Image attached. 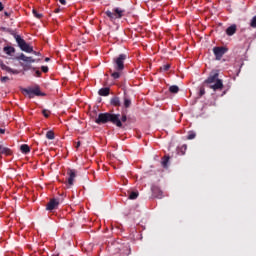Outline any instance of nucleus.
Listing matches in <instances>:
<instances>
[{"mask_svg":"<svg viewBox=\"0 0 256 256\" xmlns=\"http://www.w3.org/2000/svg\"><path fill=\"white\" fill-rule=\"evenodd\" d=\"M203 95H205V87L200 88L199 96L203 97Z\"/></svg>","mask_w":256,"mask_h":256,"instance_id":"2f4dec72","label":"nucleus"},{"mask_svg":"<svg viewBox=\"0 0 256 256\" xmlns=\"http://www.w3.org/2000/svg\"><path fill=\"white\" fill-rule=\"evenodd\" d=\"M4 53H6V55H11L12 53H15V48L11 46H6L4 47Z\"/></svg>","mask_w":256,"mask_h":256,"instance_id":"6ab92c4d","label":"nucleus"},{"mask_svg":"<svg viewBox=\"0 0 256 256\" xmlns=\"http://www.w3.org/2000/svg\"><path fill=\"white\" fill-rule=\"evenodd\" d=\"M139 197V192H131L128 199L135 200Z\"/></svg>","mask_w":256,"mask_h":256,"instance_id":"4be33fe9","label":"nucleus"},{"mask_svg":"<svg viewBox=\"0 0 256 256\" xmlns=\"http://www.w3.org/2000/svg\"><path fill=\"white\" fill-rule=\"evenodd\" d=\"M110 105L113 107H121V99L118 96H114L110 99Z\"/></svg>","mask_w":256,"mask_h":256,"instance_id":"4468645a","label":"nucleus"},{"mask_svg":"<svg viewBox=\"0 0 256 256\" xmlns=\"http://www.w3.org/2000/svg\"><path fill=\"white\" fill-rule=\"evenodd\" d=\"M195 137H197V134H195V132H189L187 139L192 140V139H195Z\"/></svg>","mask_w":256,"mask_h":256,"instance_id":"c85d7f7f","label":"nucleus"},{"mask_svg":"<svg viewBox=\"0 0 256 256\" xmlns=\"http://www.w3.org/2000/svg\"><path fill=\"white\" fill-rule=\"evenodd\" d=\"M105 15L110 19V21H115L117 19H122L125 16V10L119 7H116L112 11L107 10L105 12Z\"/></svg>","mask_w":256,"mask_h":256,"instance_id":"7ed1b4c3","label":"nucleus"},{"mask_svg":"<svg viewBox=\"0 0 256 256\" xmlns=\"http://www.w3.org/2000/svg\"><path fill=\"white\" fill-rule=\"evenodd\" d=\"M237 33V25L233 24L226 29V34L231 37Z\"/></svg>","mask_w":256,"mask_h":256,"instance_id":"ddd939ff","label":"nucleus"},{"mask_svg":"<svg viewBox=\"0 0 256 256\" xmlns=\"http://www.w3.org/2000/svg\"><path fill=\"white\" fill-rule=\"evenodd\" d=\"M16 39V43L18 44V47H20L21 51H25V53H33V47H31L27 42H25L24 39L21 38L20 35L14 36Z\"/></svg>","mask_w":256,"mask_h":256,"instance_id":"39448f33","label":"nucleus"},{"mask_svg":"<svg viewBox=\"0 0 256 256\" xmlns=\"http://www.w3.org/2000/svg\"><path fill=\"white\" fill-rule=\"evenodd\" d=\"M21 153H24V155H27L28 153H31V148L27 144H22L20 146Z\"/></svg>","mask_w":256,"mask_h":256,"instance_id":"a211bd4d","label":"nucleus"},{"mask_svg":"<svg viewBox=\"0 0 256 256\" xmlns=\"http://www.w3.org/2000/svg\"><path fill=\"white\" fill-rule=\"evenodd\" d=\"M42 114L44 115V117L47 118V117H49V115H51V111L44 109V110H42Z\"/></svg>","mask_w":256,"mask_h":256,"instance_id":"7c9ffc66","label":"nucleus"},{"mask_svg":"<svg viewBox=\"0 0 256 256\" xmlns=\"http://www.w3.org/2000/svg\"><path fill=\"white\" fill-rule=\"evenodd\" d=\"M45 61H49V58H45Z\"/></svg>","mask_w":256,"mask_h":256,"instance_id":"79ce46f5","label":"nucleus"},{"mask_svg":"<svg viewBox=\"0 0 256 256\" xmlns=\"http://www.w3.org/2000/svg\"><path fill=\"white\" fill-rule=\"evenodd\" d=\"M1 155H6V157H10L11 155H13V151L8 147H4L0 151V157H1Z\"/></svg>","mask_w":256,"mask_h":256,"instance_id":"f3484780","label":"nucleus"},{"mask_svg":"<svg viewBox=\"0 0 256 256\" xmlns=\"http://www.w3.org/2000/svg\"><path fill=\"white\" fill-rule=\"evenodd\" d=\"M67 176H68V178L66 179V185L68 187H73L75 177H77V170L68 168L67 169Z\"/></svg>","mask_w":256,"mask_h":256,"instance_id":"0eeeda50","label":"nucleus"},{"mask_svg":"<svg viewBox=\"0 0 256 256\" xmlns=\"http://www.w3.org/2000/svg\"><path fill=\"white\" fill-rule=\"evenodd\" d=\"M227 51H229V49H227L226 47H214L213 53L216 57V61H221V59L223 58V55H225Z\"/></svg>","mask_w":256,"mask_h":256,"instance_id":"1a4fd4ad","label":"nucleus"},{"mask_svg":"<svg viewBox=\"0 0 256 256\" xmlns=\"http://www.w3.org/2000/svg\"><path fill=\"white\" fill-rule=\"evenodd\" d=\"M186 151H187V144H184L178 148V155H185Z\"/></svg>","mask_w":256,"mask_h":256,"instance_id":"aec40b11","label":"nucleus"},{"mask_svg":"<svg viewBox=\"0 0 256 256\" xmlns=\"http://www.w3.org/2000/svg\"><path fill=\"white\" fill-rule=\"evenodd\" d=\"M19 61H24L25 63H39L41 59H33V57H27L25 54H22L17 57Z\"/></svg>","mask_w":256,"mask_h":256,"instance_id":"f8f14e48","label":"nucleus"},{"mask_svg":"<svg viewBox=\"0 0 256 256\" xmlns=\"http://www.w3.org/2000/svg\"><path fill=\"white\" fill-rule=\"evenodd\" d=\"M7 81H9V77L4 76V77L1 78L2 83H7Z\"/></svg>","mask_w":256,"mask_h":256,"instance_id":"72a5a7b5","label":"nucleus"},{"mask_svg":"<svg viewBox=\"0 0 256 256\" xmlns=\"http://www.w3.org/2000/svg\"><path fill=\"white\" fill-rule=\"evenodd\" d=\"M152 195L156 199H163V191L158 186L151 187Z\"/></svg>","mask_w":256,"mask_h":256,"instance_id":"9b49d317","label":"nucleus"},{"mask_svg":"<svg viewBox=\"0 0 256 256\" xmlns=\"http://www.w3.org/2000/svg\"><path fill=\"white\" fill-rule=\"evenodd\" d=\"M59 3H61V5H67V0H59Z\"/></svg>","mask_w":256,"mask_h":256,"instance_id":"f704fd0d","label":"nucleus"},{"mask_svg":"<svg viewBox=\"0 0 256 256\" xmlns=\"http://www.w3.org/2000/svg\"><path fill=\"white\" fill-rule=\"evenodd\" d=\"M0 67L2 71H6L7 73H10L12 75H19V70L12 69L11 67L5 65V63H3V60H0Z\"/></svg>","mask_w":256,"mask_h":256,"instance_id":"9d476101","label":"nucleus"},{"mask_svg":"<svg viewBox=\"0 0 256 256\" xmlns=\"http://www.w3.org/2000/svg\"><path fill=\"white\" fill-rule=\"evenodd\" d=\"M161 71H167L168 69H171V64H165L162 67H160Z\"/></svg>","mask_w":256,"mask_h":256,"instance_id":"c756f323","label":"nucleus"},{"mask_svg":"<svg viewBox=\"0 0 256 256\" xmlns=\"http://www.w3.org/2000/svg\"><path fill=\"white\" fill-rule=\"evenodd\" d=\"M250 27H252V29H256V15L251 19Z\"/></svg>","mask_w":256,"mask_h":256,"instance_id":"a878e982","label":"nucleus"},{"mask_svg":"<svg viewBox=\"0 0 256 256\" xmlns=\"http://www.w3.org/2000/svg\"><path fill=\"white\" fill-rule=\"evenodd\" d=\"M3 148H4V146H3V142H1V141H0V151H2V150H3Z\"/></svg>","mask_w":256,"mask_h":256,"instance_id":"ea45409f","label":"nucleus"},{"mask_svg":"<svg viewBox=\"0 0 256 256\" xmlns=\"http://www.w3.org/2000/svg\"><path fill=\"white\" fill-rule=\"evenodd\" d=\"M46 138H47V139H50V140L55 139V133H54L53 131H48V132L46 133Z\"/></svg>","mask_w":256,"mask_h":256,"instance_id":"b1692460","label":"nucleus"},{"mask_svg":"<svg viewBox=\"0 0 256 256\" xmlns=\"http://www.w3.org/2000/svg\"><path fill=\"white\" fill-rule=\"evenodd\" d=\"M3 9H5V7L3 6V3L0 2V11H3Z\"/></svg>","mask_w":256,"mask_h":256,"instance_id":"e433bc0d","label":"nucleus"},{"mask_svg":"<svg viewBox=\"0 0 256 256\" xmlns=\"http://www.w3.org/2000/svg\"><path fill=\"white\" fill-rule=\"evenodd\" d=\"M32 13H33L34 17H36V19H42V17H43V15L35 9L32 10Z\"/></svg>","mask_w":256,"mask_h":256,"instance_id":"393cba45","label":"nucleus"},{"mask_svg":"<svg viewBox=\"0 0 256 256\" xmlns=\"http://www.w3.org/2000/svg\"><path fill=\"white\" fill-rule=\"evenodd\" d=\"M127 60L126 54H120L118 57L113 59L114 69L116 71H123L125 69V61Z\"/></svg>","mask_w":256,"mask_h":256,"instance_id":"20e7f679","label":"nucleus"},{"mask_svg":"<svg viewBox=\"0 0 256 256\" xmlns=\"http://www.w3.org/2000/svg\"><path fill=\"white\" fill-rule=\"evenodd\" d=\"M209 89L214 91H223V80L219 79V70H212L208 78L204 81Z\"/></svg>","mask_w":256,"mask_h":256,"instance_id":"f03ea898","label":"nucleus"},{"mask_svg":"<svg viewBox=\"0 0 256 256\" xmlns=\"http://www.w3.org/2000/svg\"><path fill=\"white\" fill-rule=\"evenodd\" d=\"M4 133H5V129L0 128V134H1V135H4Z\"/></svg>","mask_w":256,"mask_h":256,"instance_id":"58836bf2","label":"nucleus"},{"mask_svg":"<svg viewBox=\"0 0 256 256\" xmlns=\"http://www.w3.org/2000/svg\"><path fill=\"white\" fill-rule=\"evenodd\" d=\"M123 101H124L125 109H129V107H131V98H129V96L125 92H124Z\"/></svg>","mask_w":256,"mask_h":256,"instance_id":"2eb2a0df","label":"nucleus"},{"mask_svg":"<svg viewBox=\"0 0 256 256\" xmlns=\"http://www.w3.org/2000/svg\"><path fill=\"white\" fill-rule=\"evenodd\" d=\"M110 91H111V89H109V87L101 88L98 91V94L100 95V97H107V96H109Z\"/></svg>","mask_w":256,"mask_h":256,"instance_id":"dca6fc26","label":"nucleus"},{"mask_svg":"<svg viewBox=\"0 0 256 256\" xmlns=\"http://www.w3.org/2000/svg\"><path fill=\"white\" fill-rule=\"evenodd\" d=\"M29 69H33L35 71V77H41V71L37 68H31V66H29Z\"/></svg>","mask_w":256,"mask_h":256,"instance_id":"cd10ccee","label":"nucleus"},{"mask_svg":"<svg viewBox=\"0 0 256 256\" xmlns=\"http://www.w3.org/2000/svg\"><path fill=\"white\" fill-rule=\"evenodd\" d=\"M41 69H42V72H43V73H49V67H47V66H42Z\"/></svg>","mask_w":256,"mask_h":256,"instance_id":"473e14b6","label":"nucleus"},{"mask_svg":"<svg viewBox=\"0 0 256 256\" xmlns=\"http://www.w3.org/2000/svg\"><path fill=\"white\" fill-rule=\"evenodd\" d=\"M5 15L9 16V14L6 12Z\"/></svg>","mask_w":256,"mask_h":256,"instance_id":"37998d69","label":"nucleus"},{"mask_svg":"<svg viewBox=\"0 0 256 256\" xmlns=\"http://www.w3.org/2000/svg\"><path fill=\"white\" fill-rule=\"evenodd\" d=\"M32 53H34V55H41V53L36 52V51H32Z\"/></svg>","mask_w":256,"mask_h":256,"instance_id":"a19ab883","label":"nucleus"},{"mask_svg":"<svg viewBox=\"0 0 256 256\" xmlns=\"http://www.w3.org/2000/svg\"><path fill=\"white\" fill-rule=\"evenodd\" d=\"M111 77H112L113 79H119V77H121V71H117V70H116V72H112V73H111Z\"/></svg>","mask_w":256,"mask_h":256,"instance_id":"5701e85b","label":"nucleus"},{"mask_svg":"<svg viewBox=\"0 0 256 256\" xmlns=\"http://www.w3.org/2000/svg\"><path fill=\"white\" fill-rule=\"evenodd\" d=\"M23 93H26L29 97V99H33V97H43L45 96V93L41 92V89L39 88V86H37L36 88H24Z\"/></svg>","mask_w":256,"mask_h":256,"instance_id":"423d86ee","label":"nucleus"},{"mask_svg":"<svg viewBox=\"0 0 256 256\" xmlns=\"http://www.w3.org/2000/svg\"><path fill=\"white\" fill-rule=\"evenodd\" d=\"M170 93H179V86L177 85H172L169 87Z\"/></svg>","mask_w":256,"mask_h":256,"instance_id":"412c9836","label":"nucleus"},{"mask_svg":"<svg viewBox=\"0 0 256 256\" xmlns=\"http://www.w3.org/2000/svg\"><path fill=\"white\" fill-rule=\"evenodd\" d=\"M121 114H111L109 112L105 113H100L98 114V117L95 120V123L97 125H105L106 123H113V125H116V127H123V123L127 122V114L122 112V117Z\"/></svg>","mask_w":256,"mask_h":256,"instance_id":"f257e3e1","label":"nucleus"},{"mask_svg":"<svg viewBox=\"0 0 256 256\" xmlns=\"http://www.w3.org/2000/svg\"><path fill=\"white\" fill-rule=\"evenodd\" d=\"M79 147H81V141H78L76 144V149H79Z\"/></svg>","mask_w":256,"mask_h":256,"instance_id":"c9c22d12","label":"nucleus"},{"mask_svg":"<svg viewBox=\"0 0 256 256\" xmlns=\"http://www.w3.org/2000/svg\"><path fill=\"white\" fill-rule=\"evenodd\" d=\"M60 204L61 200L59 198H52L46 205V211H55V209H59Z\"/></svg>","mask_w":256,"mask_h":256,"instance_id":"6e6552de","label":"nucleus"},{"mask_svg":"<svg viewBox=\"0 0 256 256\" xmlns=\"http://www.w3.org/2000/svg\"><path fill=\"white\" fill-rule=\"evenodd\" d=\"M162 166L164 167V168H166L167 167V164L169 163V157H164L163 159H162Z\"/></svg>","mask_w":256,"mask_h":256,"instance_id":"bb28decb","label":"nucleus"},{"mask_svg":"<svg viewBox=\"0 0 256 256\" xmlns=\"http://www.w3.org/2000/svg\"><path fill=\"white\" fill-rule=\"evenodd\" d=\"M54 13H61V9H60V8H56V9L54 10Z\"/></svg>","mask_w":256,"mask_h":256,"instance_id":"4c0bfd02","label":"nucleus"}]
</instances>
